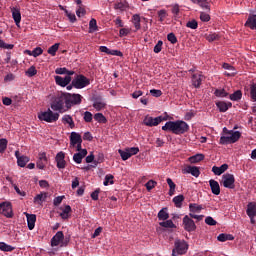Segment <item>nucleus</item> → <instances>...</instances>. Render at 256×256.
<instances>
[{
  "label": "nucleus",
  "instance_id": "e433bc0d",
  "mask_svg": "<svg viewBox=\"0 0 256 256\" xmlns=\"http://www.w3.org/2000/svg\"><path fill=\"white\" fill-rule=\"evenodd\" d=\"M30 161V157L22 155L21 157H18V166L19 167H25L27 165V163Z\"/></svg>",
  "mask_w": 256,
  "mask_h": 256
},
{
  "label": "nucleus",
  "instance_id": "09e8293b",
  "mask_svg": "<svg viewBox=\"0 0 256 256\" xmlns=\"http://www.w3.org/2000/svg\"><path fill=\"white\" fill-rule=\"evenodd\" d=\"M214 94L216 97H227L229 96V92H227L225 89H216Z\"/></svg>",
  "mask_w": 256,
  "mask_h": 256
},
{
  "label": "nucleus",
  "instance_id": "0e129e2a",
  "mask_svg": "<svg viewBox=\"0 0 256 256\" xmlns=\"http://www.w3.org/2000/svg\"><path fill=\"white\" fill-rule=\"evenodd\" d=\"M65 14L68 16V19L71 23L76 22L77 18L75 14H71L68 10H65Z\"/></svg>",
  "mask_w": 256,
  "mask_h": 256
},
{
  "label": "nucleus",
  "instance_id": "f8f14e48",
  "mask_svg": "<svg viewBox=\"0 0 256 256\" xmlns=\"http://www.w3.org/2000/svg\"><path fill=\"white\" fill-rule=\"evenodd\" d=\"M72 81V76H65V78H62V76H55V83L61 87H66L70 84Z\"/></svg>",
  "mask_w": 256,
  "mask_h": 256
},
{
  "label": "nucleus",
  "instance_id": "dca6fc26",
  "mask_svg": "<svg viewBox=\"0 0 256 256\" xmlns=\"http://www.w3.org/2000/svg\"><path fill=\"white\" fill-rule=\"evenodd\" d=\"M11 12H12V18L15 24L17 25V27H19V24L21 23V20H22L20 9L12 7Z\"/></svg>",
  "mask_w": 256,
  "mask_h": 256
},
{
  "label": "nucleus",
  "instance_id": "f704fd0d",
  "mask_svg": "<svg viewBox=\"0 0 256 256\" xmlns=\"http://www.w3.org/2000/svg\"><path fill=\"white\" fill-rule=\"evenodd\" d=\"M184 200H185V196L182 195V194H180V195H178V196H175V197L173 198V202H174L175 207L181 208L182 203H183Z\"/></svg>",
  "mask_w": 256,
  "mask_h": 256
},
{
  "label": "nucleus",
  "instance_id": "37998d69",
  "mask_svg": "<svg viewBox=\"0 0 256 256\" xmlns=\"http://www.w3.org/2000/svg\"><path fill=\"white\" fill-rule=\"evenodd\" d=\"M161 227H165L166 229H175L176 225H174L172 220H166L160 222Z\"/></svg>",
  "mask_w": 256,
  "mask_h": 256
},
{
  "label": "nucleus",
  "instance_id": "6ab92c4d",
  "mask_svg": "<svg viewBox=\"0 0 256 256\" xmlns=\"http://www.w3.org/2000/svg\"><path fill=\"white\" fill-rule=\"evenodd\" d=\"M82 142H83V139H82L81 135H79L78 132H71L70 144L72 146H76L77 144L82 143Z\"/></svg>",
  "mask_w": 256,
  "mask_h": 256
},
{
  "label": "nucleus",
  "instance_id": "8fccbe9b",
  "mask_svg": "<svg viewBox=\"0 0 256 256\" xmlns=\"http://www.w3.org/2000/svg\"><path fill=\"white\" fill-rule=\"evenodd\" d=\"M167 16H168L167 10L161 9L158 11V17L160 22H164Z\"/></svg>",
  "mask_w": 256,
  "mask_h": 256
},
{
  "label": "nucleus",
  "instance_id": "7c9ffc66",
  "mask_svg": "<svg viewBox=\"0 0 256 256\" xmlns=\"http://www.w3.org/2000/svg\"><path fill=\"white\" fill-rule=\"evenodd\" d=\"M242 97H243V92L241 90H237L229 96V99L231 101L238 102V101L242 100Z\"/></svg>",
  "mask_w": 256,
  "mask_h": 256
},
{
  "label": "nucleus",
  "instance_id": "6e6552de",
  "mask_svg": "<svg viewBox=\"0 0 256 256\" xmlns=\"http://www.w3.org/2000/svg\"><path fill=\"white\" fill-rule=\"evenodd\" d=\"M173 250L177 255H185L188 250V244L184 240H175Z\"/></svg>",
  "mask_w": 256,
  "mask_h": 256
},
{
  "label": "nucleus",
  "instance_id": "5fc2aeb1",
  "mask_svg": "<svg viewBox=\"0 0 256 256\" xmlns=\"http://www.w3.org/2000/svg\"><path fill=\"white\" fill-rule=\"evenodd\" d=\"M171 12L173 13L174 17H178V15L180 13V6L178 3H176L172 6Z\"/></svg>",
  "mask_w": 256,
  "mask_h": 256
},
{
  "label": "nucleus",
  "instance_id": "39448f33",
  "mask_svg": "<svg viewBox=\"0 0 256 256\" xmlns=\"http://www.w3.org/2000/svg\"><path fill=\"white\" fill-rule=\"evenodd\" d=\"M202 205H199L197 203H190L189 204V217L196 219V221L200 222L204 218L203 215H198L200 214L202 210Z\"/></svg>",
  "mask_w": 256,
  "mask_h": 256
},
{
  "label": "nucleus",
  "instance_id": "f03ea898",
  "mask_svg": "<svg viewBox=\"0 0 256 256\" xmlns=\"http://www.w3.org/2000/svg\"><path fill=\"white\" fill-rule=\"evenodd\" d=\"M189 129H190L189 124L181 120L168 121L162 127V130H164V132H171L175 135L185 134L188 132Z\"/></svg>",
  "mask_w": 256,
  "mask_h": 256
},
{
  "label": "nucleus",
  "instance_id": "bf43d9fd",
  "mask_svg": "<svg viewBox=\"0 0 256 256\" xmlns=\"http://www.w3.org/2000/svg\"><path fill=\"white\" fill-rule=\"evenodd\" d=\"M43 52H44V50L41 47H37V48L32 50V56L33 57H38V56L42 55Z\"/></svg>",
  "mask_w": 256,
  "mask_h": 256
},
{
  "label": "nucleus",
  "instance_id": "58836bf2",
  "mask_svg": "<svg viewBox=\"0 0 256 256\" xmlns=\"http://www.w3.org/2000/svg\"><path fill=\"white\" fill-rule=\"evenodd\" d=\"M118 153L120 154V157L123 161H127L129 158H131L128 148H125V150L118 149Z\"/></svg>",
  "mask_w": 256,
  "mask_h": 256
},
{
  "label": "nucleus",
  "instance_id": "0eeeda50",
  "mask_svg": "<svg viewBox=\"0 0 256 256\" xmlns=\"http://www.w3.org/2000/svg\"><path fill=\"white\" fill-rule=\"evenodd\" d=\"M167 120V118H165V116H157L156 118H152V116L146 115L143 124L148 126V127H154V126H158L159 124H161L162 121Z\"/></svg>",
  "mask_w": 256,
  "mask_h": 256
},
{
  "label": "nucleus",
  "instance_id": "603ef678",
  "mask_svg": "<svg viewBox=\"0 0 256 256\" xmlns=\"http://www.w3.org/2000/svg\"><path fill=\"white\" fill-rule=\"evenodd\" d=\"M83 120L85 121V122H92L93 121V114L91 113V112H88V111H86V112H84V114H83Z\"/></svg>",
  "mask_w": 256,
  "mask_h": 256
},
{
  "label": "nucleus",
  "instance_id": "49530a36",
  "mask_svg": "<svg viewBox=\"0 0 256 256\" xmlns=\"http://www.w3.org/2000/svg\"><path fill=\"white\" fill-rule=\"evenodd\" d=\"M186 27L196 30L199 27V24H198L197 20L192 19V20L188 21V23L186 24Z\"/></svg>",
  "mask_w": 256,
  "mask_h": 256
},
{
  "label": "nucleus",
  "instance_id": "bb28decb",
  "mask_svg": "<svg viewBox=\"0 0 256 256\" xmlns=\"http://www.w3.org/2000/svg\"><path fill=\"white\" fill-rule=\"evenodd\" d=\"M132 24L134 25L135 31L137 32L141 29V17L140 15L136 14L132 16Z\"/></svg>",
  "mask_w": 256,
  "mask_h": 256
},
{
  "label": "nucleus",
  "instance_id": "393cba45",
  "mask_svg": "<svg viewBox=\"0 0 256 256\" xmlns=\"http://www.w3.org/2000/svg\"><path fill=\"white\" fill-rule=\"evenodd\" d=\"M246 214L248 217L256 216V202H249L247 204Z\"/></svg>",
  "mask_w": 256,
  "mask_h": 256
},
{
  "label": "nucleus",
  "instance_id": "20e7f679",
  "mask_svg": "<svg viewBox=\"0 0 256 256\" xmlns=\"http://www.w3.org/2000/svg\"><path fill=\"white\" fill-rule=\"evenodd\" d=\"M90 85V80L87 79V76L79 74L75 76V79L72 80V86L75 89H83Z\"/></svg>",
  "mask_w": 256,
  "mask_h": 256
},
{
  "label": "nucleus",
  "instance_id": "b1692460",
  "mask_svg": "<svg viewBox=\"0 0 256 256\" xmlns=\"http://www.w3.org/2000/svg\"><path fill=\"white\" fill-rule=\"evenodd\" d=\"M228 134L230 135L231 144L238 142L242 136V133L240 131L230 130V131H228Z\"/></svg>",
  "mask_w": 256,
  "mask_h": 256
},
{
  "label": "nucleus",
  "instance_id": "13d9d810",
  "mask_svg": "<svg viewBox=\"0 0 256 256\" xmlns=\"http://www.w3.org/2000/svg\"><path fill=\"white\" fill-rule=\"evenodd\" d=\"M168 41L171 43V44H176L178 43V39H177V36L174 34V33H169L168 36Z\"/></svg>",
  "mask_w": 256,
  "mask_h": 256
},
{
  "label": "nucleus",
  "instance_id": "a18cd8bd",
  "mask_svg": "<svg viewBox=\"0 0 256 256\" xmlns=\"http://www.w3.org/2000/svg\"><path fill=\"white\" fill-rule=\"evenodd\" d=\"M37 75V68L35 66H31L28 68V70L26 71V76L27 77H34Z\"/></svg>",
  "mask_w": 256,
  "mask_h": 256
},
{
  "label": "nucleus",
  "instance_id": "7ed1b4c3",
  "mask_svg": "<svg viewBox=\"0 0 256 256\" xmlns=\"http://www.w3.org/2000/svg\"><path fill=\"white\" fill-rule=\"evenodd\" d=\"M59 113H54L50 110V108H48L47 111L45 112H40L38 114V118L41 120V121H46V122H49V123H52V122H56L57 120H59Z\"/></svg>",
  "mask_w": 256,
  "mask_h": 256
},
{
  "label": "nucleus",
  "instance_id": "c03bdc74",
  "mask_svg": "<svg viewBox=\"0 0 256 256\" xmlns=\"http://www.w3.org/2000/svg\"><path fill=\"white\" fill-rule=\"evenodd\" d=\"M59 51V43L53 44L50 48H48L47 53L51 56H56V53Z\"/></svg>",
  "mask_w": 256,
  "mask_h": 256
},
{
  "label": "nucleus",
  "instance_id": "412c9836",
  "mask_svg": "<svg viewBox=\"0 0 256 256\" xmlns=\"http://www.w3.org/2000/svg\"><path fill=\"white\" fill-rule=\"evenodd\" d=\"M185 172L187 174H191L194 177L200 176V169L198 168V166L188 165L185 167Z\"/></svg>",
  "mask_w": 256,
  "mask_h": 256
},
{
  "label": "nucleus",
  "instance_id": "69168bd1",
  "mask_svg": "<svg viewBox=\"0 0 256 256\" xmlns=\"http://www.w3.org/2000/svg\"><path fill=\"white\" fill-rule=\"evenodd\" d=\"M250 95L251 99L256 102V84H252Z\"/></svg>",
  "mask_w": 256,
  "mask_h": 256
},
{
  "label": "nucleus",
  "instance_id": "5701e85b",
  "mask_svg": "<svg viewBox=\"0 0 256 256\" xmlns=\"http://www.w3.org/2000/svg\"><path fill=\"white\" fill-rule=\"evenodd\" d=\"M114 8L118 9L121 12H124V11H126V9L129 8V3L126 0H119L118 2H116L114 4Z\"/></svg>",
  "mask_w": 256,
  "mask_h": 256
},
{
  "label": "nucleus",
  "instance_id": "2f4dec72",
  "mask_svg": "<svg viewBox=\"0 0 256 256\" xmlns=\"http://www.w3.org/2000/svg\"><path fill=\"white\" fill-rule=\"evenodd\" d=\"M47 196H48L47 193H40V194H37V195L34 197L33 202H34V203H37L38 205H42L43 201H45V199L47 198Z\"/></svg>",
  "mask_w": 256,
  "mask_h": 256
},
{
  "label": "nucleus",
  "instance_id": "79ce46f5",
  "mask_svg": "<svg viewBox=\"0 0 256 256\" xmlns=\"http://www.w3.org/2000/svg\"><path fill=\"white\" fill-rule=\"evenodd\" d=\"M96 31H98L97 20L92 18L90 20V23H89V32L93 33V32H96Z\"/></svg>",
  "mask_w": 256,
  "mask_h": 256
},
{
  "label": "nucleus",
  "instance_id": "aec40b11",
  "mask_svg": "<svg viewBox=\"0 0 256 256\" xmlns=\"http://www.w3.org/2000/svg\"><path fill=\"white\" fill-rule=\"evenodd\" d=\"M229 169V165L228 164H222L221 166H213L212 167V172L217 175L220 176L223 173H225V171H227Z\"/></svg>",
  "mask_w": 256,
  "mask_h": 256
},
{
  "label": "nucleus",
  "instance_id": "c9c22d12",
  "mask_svg": "<svg viewBox=\"0 0 256 256\" xmlns=\"http://www.w3.org/2000/svg\"><path fill=\"white\" fill-rule=\"evenodd\" d=\"M94 119L99 123V124H107L108 119L106 116H104L102 113H96L94 115Z\"/></svg>",
  "mask_w": 256,
  "mask_h": 256
},
{
  "label": "nucleus",
  "instance_id": "a878e982",
  "mask_svg": "<svg viewBox=\"0 0 256 256\" xmlns=\"http://www.w3.org/2000/svg\"><path fill=\"white\" fill-rule=\"evenodd\" d=\"M216 107L220 112H227L229 108H232V103L216 102Z\"/></svg>",
  "mask_w": 256,
  "mask_h": 256
},
{
  "label": "nucleus",
  "instance_id": "cd10ccee",
  "mask_svg": "<svg viewBox=\"0 0 256 256\" xmlns=\"http://www.w3.org/2000/svg\"><path fill=\"white\" fill-rule=\"evenodd\" d=\"M245 27H248L252 30H256V15L250 16L246 23H245Z\"/></svg>",
  "mask_w": 256,
  "mask_h": 256
},
{
  "label": "nucleus",
  "instance_id": "ea45409f",
  "mask_svg": "<svg viewBox=\"0 0 256 256\" xmlns=\"http://www.w3.org/2000/svg\"><path fill=\"white\" fill-rule=\"evenodd\" d=\"M0 250L4 251V252H11L13 250H15L14 246L9 245L5 242H0Z\"/></svg>",
  "mask_w": 256,
  "mask_h": 256
},
{
  "label": "nucleus",
  "instance_id": "f257e3e1",
  "mask_svg": "<svg viewBox=\"0 0 256 256\" xmlns=\"http://www.w3.org/2000/svg\"><path fill=\"white\" fill-rule=\"evenodd\" d=\"M83 97L79 94H70V92H60L52 101L51 109L60 113L71 110L75 105L82 103Z\"/></svg>",
  "mask_w": 256,
  "mask_h": 256
},
{
  "label": "nucleus",
  "instance_id": "4c0bfd02",
  "mask_svg": "<svg viewBox=\"0 0 256 256\" xmlns=\"http://www.w3.org/2000/svg\"><path fill=\"white\" fill-rule=\"evenodd\" d=\"M204 159H205V155H203V154H196V155L189 157V161L191 163H198L200 161H203Z\"/></svg>",
  "mask_w": 256,
  "mask_h": 256
},
{
  "label": "nucleus",
  "instance_id": "6e6d98bb",
  "mask_svg": "<svg viewBox=\"0 0 256 256\" xmlns=\"http://www.w3.org/2000/svg\"><path fill=\"white\" fill-rule=\"evenodd\" d=\"M206 39L212 43V41H215V40H219L220 39V36L216 33H211L209 35L206 36Z\"/></svg>",
  "mask_w": 256,
  "mask_h": 256
},
{
  "label": "nucleus",
  "instance_id": "473e14b6",
  "mask_svg": "<svg viewBox=\"0 0 256 256\" xmlns=\"http://www.w3.org/2000/svg\"><path fill=\"white\" fill-rule=\"evenodd\" d=\"M167 208H163L158 213L159 221H167V219L170 217L169 213L167 212Z\"/></svg>",
  "mask_w": 256,
  "mask_h": 256
},
{
  "label": "nucleus",
  "instance_id": "f3484780",
  "mask_svg": "<svg viewBox=\"0 0 256 256\" xmlns=\"http://www.w3.org/2000/svg\"><path fill=\"white\" fill-rule=\"evenodd\" d=\"M209 183H210L211 192L215 195H220L221 187H220L219 182L214 179H210Z\"/></svg>",
  "mask_w": 256,
  "mask_h": 256
},
{
  "label": "nucleus",
  "instance_id": "c85d7f7f",
  "mask_svg": "<svg viewBox=\"0 0 256 256\" xmlns=\"http://www.w3.org/2000/svg\"><path fill=\"white\" fill-rule=\"evenodd\" d=\"M198 6L201 7L204 11H211V4L209 0H198Z\"/></svg>",
  "mask_w": 256,
  "mask_h": 256
},
{
  "label": "nucleus",
  "instance_id": "052dcab7",
  "mask_svg": "<svg viewBox=\"0 0 256 256\" xmlns=\"http://www.w3.org/2000/svg\"><path fill=\"white\" fill-rule=\"evenodd\" d=\"M205 223L210 226H215L217 224V221L213 217H206Z\"/></svg>",
  "mask_w": 256,
  "mask_h": 256
},
{
  "label": "nucleus",
  "instance_id": "4be33fe9",
  "mask_svg": "<svg viewBox=\"0 0 256 256\" xmlns=\"http://www.w3.org/2000/svg\"><path fill=\"white\" fill-rule=\"evenodd\" d=\"M87 149H82L81 152L75 153L73 156V160L77 163L80 164L82 160L87 157Z\"/></svg>",
  "mask_w": 256,
  "mask_h": 256
},
{
  "label": "nucleus",
  "instance_id": "1a4fd4ad",
  "mask_svg": "<svg viewBox=\"0 0 256 256\" xmlns=\"http://www.w3.org/2000/svg\"><path fill=\"white\" fill-rule=\"evenodd\" d=\"M223 185L226 189H235V176L231 173H225L222 177Z\"/></svg>",
  "mask_w": 256,
  "mask_h": 256
},
{
  "label": "nucleus",
  "instance_id": "9d476101",
  "mask_svg": "<svg viewBox=\"0 0 256 256\" xmlns=\"http://www.w3.org/2000/svg\"><path fill=\"white\" fill-rule=\"evenodd\" d=\"M183 225L184 230L187 232H193L197 229V226L195 225V222L192 219V217H189L187 215L183 218Z\"/></svg>",
  "mask_w": 256,
  "mask_h": 256
},
{
  "label": "nucleus",
  "instance_id": "680f3d73",
  "mask_svg": "<svg viewBox=\"0 0 256 256\" xmlns=\"http://www.w3.org/2000/svg\"><path fill=\"white\" fill-rule=\"evenodd\" d=\"M0 48L13 49L14 44H8V43H6V42H4L3 40L0 39Z\"/></svg>",
  "mask_w": 256,
  "mask_h": 256
},
{
  "label": "nucleus",
  "instance_id": "72a5a7b5",
  "mask_svg": "<svg viewBox=\"0 0 256 256\" xmlns=\"http://www.w3.org/2000/svg\"><path fill=\"white\" fill-rule=\"evenodd\" d=\"M106 103L103 102V100L97 99L94 101L93 108L96 109V111H101L105 109Z\"/></svg>",
  "mask_w": 256,
  "mask_h": 256
},
{
  "label": "nucleus",
  "instance_id": "a19ab883",
  "mask_svg": "<svg viewBox=\"0 0 256 256\" xmlns=\"http://www.w3.org/2000/svg\"><path fill=\"white\" fill-rule=\"evenodd\" d=\"M9 141L5 138L0 139V153L3 154L8 148Z\"/></svg>",
  "mask_w": 256,
  "mask_h": 256
},
{
  "label": "nucleus",
  "instance_id": "4d7b16f0",
  "mask_svg": "<svg viewBox=\"0 0 256 256\" xmlns=\"http://www.w3.org/2000/svg\"><path fill=\"white\" fill-rule=\"evenodd\" d=\"M219 144L226 145V144H232L230 140V136H222L220 137Z\"/></svg>",
  "mask_w": 256,
  "mask_h": 256
},
{
  "label": "nucleus",
  "instance_id": "4468645a",
  "mask_svg": "<svg viewBox=\"0 0 256 256\" xmlns=\"http://www.w3.org/2000/svg\"><path fill=\"white\" fill-rule=\"evenodd\" d=\"M48 158L45 152L39 153L38 161H37V168L43 170L45 169V166L47 165Z\"/></svg>",
  "mask_w": 256,
  "mask_h": 256
},
{
  "label": "nucleus",
  "instance_id": "2eb2a0df",
  "mask_svg": "<svg viewBox=\"0 0 256 256\" xmlns=\"http://www.w3.org/2000/svg\"><path fill=\"white\" fill-rule=\"evenodd\" d=\"M26 219H27V226L29 230H34L35 229V225L37 222V216L36 214H29L26 213Z\"/></svg>",
  "mask_w": 256,
  "mask_h": 256
},
{
  "label": "nucleus",
  "instance_id": "c756f323",
  "mask_svg": "<svg viewBox=\"0 0 256 256\" xmlns=\"http://www.w3.org/2000/svg\"><path fill=\"white\" fill-rule=\"evenodd\" d=\"M62 123L68 124L71 129L75 128V123L71 115H64L62 117Z\"/></svg>",
  "mask_w": 256,
  "mask_h": 256
},
{
  "label": "nucleus",
  "instance_id": "423d86ee",
  "mask_svg": "<svg viewBox=\"0 0 256 256\" xmlns=\"http://www.w3.org/2000/svg\"><path fill=\"white\" fill-rule=\"evenodd\" d=\"M0 214L5 216L6 218H13V205L11 202H2L0 203Z\"/></svg>",
  "mask_w": 256,
  "mask_h": 256
},
{
  "label": "nucleus",
  "instance_id": "338daca9",
  "mask_svg": "<svg viewBox=\"0 0 256 256\" xmlns=\"http://www.w3.org/2000/svg\"><path fill=\"white\" fill-rule=\"evenodd\" d=\"M63 199H65V196H57V197H55L54 202H53L54 206L58 207L59 205H61Z\"/></svg>",
  "mask_w": 256,
  "mask_h": 256
},
{
  "label": "nucleus",
  "instance_id": "e2e57ef3",
  "mask_svg": "<svg viewBox=\"0 0 256 256\" xmlns=\"http://www.w3.org/2000/svg\"><path fill=\"white\" fill-rule=\"evenodd\" d=\"M200 19L202 22H209L211 20L210 15L206 14V12H201Z\"/></svg>",
  "mask_w": 256,
  "mask_h": 256
},
{
  "label": "nucleus",
  "instance_id": "de8ad7c7",
  "mask_svg": "<svg viewBox=\"0 0 256 256\" xmlns=\"http://www.w3.org/2000/svg\"><path fill=\"white\" fill-rule=\"evenodd\" d=\"M114 176L113 174H106L105 178H104V185L105 186H108L109 183L110 185H113L114 184Z\"/></svg>",
  "mask_w": 256,
  "mask_h": 256
},
{
  "label": "nucleus",
  "instance_id": "ddd939ff",
  "mask_svg": "<svg viewBox=\"0 0 256 256\" xmlns=\"http://www.w3.org/2000/svg\"><path fill=\"white\" fill-rule=\"evenodd\" d=\"M55 161L57 162L58 169H65L66 161H65V153L64 152H59L58 154H56Z\"/></svg>",
  "mask_w": 256,
  "mask_h": 256
},
{
  "label": "nucleus",
  "instance_id": "3c124183",
  "mask_svg": "<svg viewBox=\"0 0 256 256\" xmlns=\"http://www.w3.org/2000/svg\"><path fill=\"white\" fill-rule=\"evenodd\" d=\"M163 45H164V42L162 40H159L157 44L154 46L153 52L156 54L160 53L163 49Z\"/></svg>",
  "mask_w": 256,
  "mask_h": 256
},
{
  "label": "nucleus",
  "instance_id": "774afa93",
  "mask_svg": "<svg viewBox=\"0 0 256 256\" xmlns=\"http://www.w3.org/2000/svg\"><path fill=\"white\" fill-rule=\"evenodd\" d=\"M139 151V148L138 147H131V148H128V153L130 154V158L133 156V155H136Z\"/></svg>",
  "mask_w": 256,
  "mask_h": 256
},
{
  "label": "nucleus",
  "instance_id": "864d4df0",
  "mask_svg": "<svg viewBox=\"0 0 256 256\" xmlns=\"http://www.w3.org/2000/svg\"><path fill=\"white\" fill-rule=\"evenodd\" d=\"M157 181L154 180H149L146 182V189L147 191H151L154 189V187H156Z\"/></svg>",
  "mask_w": 256,
  "mask_h": 256
},
{
  "label": "nucleus",
  "instance_id": "9b49d317",
  "mask_svg": "<svg viewBox=\"0 0 256 256\" xmlns=\"http://www.w3.org/2000/svg\"><path fill=\"white\" fill-rule=\"evenodd\" d=\"M65 235L62 231L57 232L51 239V246L58 247L60 242H63Z\"/></svg>",
  "mask_w": 256,
  "mask_h": 256
},
{
  "label": "nucleus",
  "instance_id": "a211bd4d",
  "mask_svg": "<svg viewBox=\"0 0 256 256\" xmlns=\"http://www.w3.org/2000/svg\"><path fill=\"white\" fill-rule=\"evenodd\" d=\"M205 79L204 75L202 74H193L192 75V85L195 88H200L202 81Z\"/></svg>",
  "mask_w": 256,
  "mask_h": 256
}]
</instances>
